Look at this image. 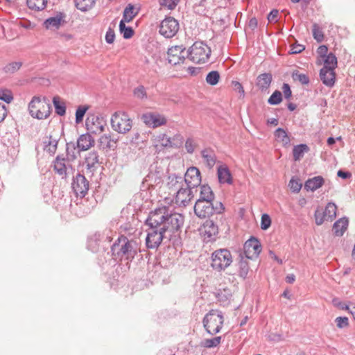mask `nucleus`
Returning a JSON list of instances; mask_svg holds the SVG:
<instances>
[{"label":"nucleus","mask_w":355,"mask_h":355,"mask_svg":"<svg viewBox=\"0 0 355 355\" xmlns=\"http://www.w3.org/2000/svg\"><path fill=\"white\" fill-rule=\"evenodd\" d=\"M141 250L137 241L128 239L125 236L121 235L110 245V253L114 260L132 261L136 256L142 257ZM110 252H107L109 254Z\"/></svg>","instance_id":"f257e3e1"},{"label":"nucleus","mask_w":355,"mask_h":355,"mask_svg":"<svg viewBox=\"0 0 355 355\" xmlns=\"http://www.w3.org/2000/svg\"><path fill=\"white\" fill-rule=\"evenodd\" d=\"M322 60L324 66L320 70V78L325 86L333 87L336 82V74L335 69L338 67L337 58L334 53L330 52Z\"/></svg>","instance_id":"f03ea898"},{"label":"nucleus","mask_w":355,"mask_h":355,"mask_svg":"<svg viewBox=\"0 0 355 355\" xmlns=\"http://www.w3.org/2000/svg\"><path fill=\"white\" fill-rule=\"evenodd\" d=\"M225 210V206L220 201L205 202L196 201L194 213L200 218H209L214 214H220Z\"/></svg>","instance_id":"7ed1b4c3"},{"label":"nucleus","mask_w":355,"mask_h":355,"mask_svg":"<svg viewBox=\"0 0 355 355\" xmlns=\"http://www.w3.org/2000/svg\"><path fill=\"white\" fill-rule=\"evenodd\" d=\"M211 53L210 47L205 42L196 41L187 51V57L195 63H205L209 59Z\"/></svg>","instance_id":"20e7f679"},{"label":"nucleus","mask_w":355,"mask_h":355,"mask_svg":"<svg viewBox=\"0 0 355 355\" xmlns=\"http://www.w3.org/2000/svg\"><path fill=\"white\" fill-rule=\"evenodd\" d=\"M232 262V257L229 250L218 249L211 254V266L215 270H225Z\"/></svg>","instance_id":"39448f33"},{"label":"nucleus","mask_w":355,"mask_h":355,"mask_svg":"<svg viewBox=\"0 0 355 355\" xmlns=\"http://www.w3.org/2000/svg\"><path fill=\"white\" fill-rule=\"evenodd\" d=\"M202 323L209 334H216L220 332L223 324V314L221 312L211 311L205 315Z\"/></svg>","instance_id":"423d86ee"},{"label":"nucleus","mask_w":355,"mask_h":355,"mask_svg":"<svg viewBox=\"0 0 355 355\" xmlns=\"http://www.w3.org/2000/svg\"><path fill=\"white\" fill-rule=\"evenodd\" d=\"M111 125L114 131L125 134L131 130L132 124L127 113L116 112L112 116Z\"/></svg>","instance_id":"0eeeda50"},{"label":"nucleus","mask_w":355,"mask_h":355,"mask_svg":"<svg viewBox=\"0 0 355 355\" xmlns=\"http://www.w3.org/2000/svg\"><path fill=\"white\" fill-rule=\"evenodd\" d=\"M168 214V208L166 206L151 211L145 220V225L148 227L160 228L162 227Z\"/></svg>","instance_id":"6e6552de"},{"label":"nucleus","mask_w":355,"mask_h":355,"mask_svg":"<svg viewBox=\"0 0 355 355\" xmlns=\"http://www.w3.org/2000/svg\"><path fill=\"white\" fill-rule=\"evenodd\" d=\"M184 221L183 215L175 212L168 213L162 227H160L159 230H162L165 234L174 232L175 230L182 229Z\"/></svg>","instance_id":"1a4fd4ad"},{"label":"nucleus","mask_w":355,"mask_h":355,"mask_svg":"<svg viewBox=\"0 0 355 355\" xmlns=\"http://www.w3.org/2000/svg\"><path fill=\"white\" fill-rule=\"evenodd\" d=\"M179 30V22L173 17H166L160 23L159 33L166 38L174 37Z\"/></svg>","instance_id":"9d476101"},{"label":"nucleus","mask_w":355,"mask_h":355,"mask_svg":"<svg viewBox=\"0 0 355 355\" xmlns=\"http://www.w3.org/2000/svg\"><path fill=\"white\" fill-rule=\"evenodd\" d=\"M261 244L259 240L251 236L243 245V250L241 252L246 259H254L258 257L261 252Z\"/></svg>","instance_id":"9b49d317"},{"label":"nucleus","mask_w":355,"mask_h":355,"mask_svg":"<svg viewBox=\"0 0 355 355\" xmlns=\"http://www.w3.org/2000/svg\"><path fill=\"white\" fill-rule=\"evenodd\" d=\"M166 240L165 233L159 228L148 227L146 238V245L148 249H157Z\"/></svg>","instance_id":"f8f14e48"},{"label":"nucleus","mask_w":355,"mask_h":355,"mask_svg":"<svg viewBox=\"0 0 355 355\" xmlns=\"http://www.w3.org/2000/svg\"><path fill=\"white\" fill-rule=\"evenodd\" d=\"M71 187L77 196L83 198L89 190V182L84 175L78 173L73 178Z\"/></svg>","instance_id":"ddd939ff"},{"label":"nucleus","mask_w":355,"mask_h":355,"mask_svg":"<svg viewBox=\"0 0 355 355\" xmlns=\"http://www.w3.org/2000/svg\"><path fill=\"white\" fill-rule=\"evenodd\" d=\"M201 180L200 171L196 166L189 167L184 174V181L186 185L195 189V192L197 191V187L201 184Z\"/></svg>","instance_id":"4468645a"},{"label":"nucleus","mask_w":355,"mask_h":355,"mask_svg":"<svg viewBox=\"0 0 355 355\" xmlns=\"http://www.w3.org/2000/svg\"><path fill=\"white\" fill-rule=\"evenodd\" d=\"M186 49L182 45L171 46L168 49V62L172 65L184 63L187 55H184Z\"/></svg>","instance_id":"2eb2a0df"},{"label":"nucleus","mask_w":355,"mask_h":355,"mask_svg":"<svg viewBox=\"0 0 355 355\" xmlns=\"http://www.w3.org/2000/svg\"><path fill=\"white\" fill-rule=\"evenodd\" d=\"M105 121L102 117L92 114L88 116L85 121L87 131L92 134H97L104 130Z\"/></svg>","instance_id":"dca6fc26"},{"label":"nucleus","mask_w":355,"mask_h":355,"mask_svg":"<svg viewBox=\"0 0 355 355\" xmlns=\"http://www.w3.org/2000/svg\"><path fill=\"white\" fill-rule=\"evenodd\" d=\"M143 122L153 128L164 125L166 123L167 120L163 116L157 112H147L141 116Z\"/></svg>","instance_id":"f3484780"},{"label":"nucleus","mask_w":355,"mask_h":355,"mask_svg":"<svg viewBox=\"0 0 355 355\" xmlns=\"http://www.w3.org/2000/svg\"><path fill=\"white\" fill-rule=\"evenodd\" d=\"M195 189L186 185V187L181 186L176 191L175 202L180 205L187 206L194 196Z\"/></svg>","instance_id":"a211bd4d"},{"label":"nucleus","mask_w":355,"mask_h":355,"mask_svg":"<svg viewBox=\"0 0 355 355\" xmlns=\"http://www.w3.org/2000/svg\"><path fill=\"white\" fill-rule=\"evenodd\" d=\"M200 231L209 241H214L218 234V227L213 220L208 218L201 225Z\"/></svg>","instance_id":"6ab92c4d"},{"label":"nucleus","mask_w":355,"mask_h":355,"mask_svg":"<svg viewBox=\"0 0 355 355\" xmlns=\"http://www.w3.org/2000/svg\"><path fill=\"white\" fill-rule=\"evenodd\" d=\"M43 102L40 100V103L37 105L38 109L36 110L35 114H32L33 118L37 119H46L51 113V105L47 102L46 97L43 98Z\"/></svg>","instance_id":"aec40b11"},{"label":"nucleus","mask_w":355,"mask_h":355,"mask_svg":"<svg viewBox=\"0 0 355 355\" xmlns=\"http://www.w3.org/2000/svg\"><path fill=\"white\" fill-rule=\"evenodd\" d=\"M66 17L65 13L63 12H57L56 15L46 19L44 21V26L46 28L49 29L51 28H59L60 25L65 23L64 18Z\"/></svg>","instance_id":"412c9836"},{"label":"nucleus","mask_w":355,"mask_h":355,"mask_svg":"<svg viewBox=\"0 0 355 355\" xmlns=\"http://www.w3.org/2000/svg\"><path fill=\"white\" fill-rule=\"evenodd\" d=\"M94 139L89 132L81 135L76 142L78 151H85L94 145Z\"/></svg>","instance_id":"4be33fe9"},{"label":"nucleus","mask_w":355,"mask_h":355,"mask_svg":"<svg viewBox=\"0 0 355 355\" xmlns=\"http://www.w3.org/2000/svg\"><path fill=\"white\" fill-rule=\"evenodd\" d=\"M272 80V75L270 72H265L259 74L257 78L256 85L261 90L264 92L270 87Z\"/></svg>","instance_id":"5701e85b"},{"label":"nucleus","mask_w":355,"mask_h":355,"mask_svg":"<svg viewBox=\"0 0 355 355\" xmlns=\"http://www.w3.org/2000/svg\"><path fill=\"white\" fill-rule=\"evenodd\" d=\"M200 197L196 201L205 202H215V194L211 188L208 184L200 185Z\"/></svg>","instance_id":"b1692460"},{"label":"nucleus","mask_w":355,"mask_h":355,"mask_svg":"<svg viewBox=\"0 0 355 355\" xmlns=\"http://www.w3.org/2000/svg\"><path fill=\"white\" fill-rule=\"evenodd\" d=\"M349 225L348 218L344 216L338 220H336L332 227V231L334 234L337 236H342L345 232L347 230Z\"/></svg>","instance_id":"393cba45"},{"label":"nucleus","mask_w":355,"mask_h":355,"mask_svg":"<svg viewBox=\"0 0 355 355\" xmlns=\"http://www.w3.org/2000/svg\"><path fill=\"white\" fill-rule=\"evenodd\" d=\"M85 162L87 171L93 173L96 168V164H99L98 153L95 150L89 152L85 157Z\"/></svg>","instance_id":"a878e982"},{"label":"nucleus","mask_w":355,"mask_h":355,"mask_svg":"<svg viewBox=\"0 0 355 355\" xmlns=\"http://www.w3.org/2000/svg\"><path fill=\"white\" fill-rule=\"evenodd\" d=\"M324 183L323 177L318 175L309 178L304 183V189L314 191L320 188Z\"/></svg>","instance_id":"bb28decb"},{"label":"nucleus","mask_w":355,"mask_h":355,"mask_svg":"<svg viewBox=\"0 0 355 355\" xmlns=\"http://www.w3.org/2000/svg\"><path fill=\"white\" fill-rule=\"evenodd\" d=\"M112 135L110 134H104L98 139V147L103 150H114L117 145L114 144Z\"/></svg>","instance_id":"cd10ccee"},{"label":"nucleus","mask_w":355,"mask_h":355,"mask_svg":"<svg viewBox=\"0 0 355 355\" xmlns=\"http://www.w3.org/2000/svg\"><path fill=\"white\" fill-rule=\"evenodd\" d=\"M217 175L218 182L220 184H232V177L229 168L227 166H220L218 168Z\"/></svg>","instance_id":"c85d7f7f"},{"label":"nucleus","mask_w":355,"mask_h":355,"mask_svg":"<svg viewBox=\"0 0 355 355\" xmlns=\"http://www.w3.org/2000/svg\"><path fill=\"white\" fill-rule=\"evenodd\" d=\"M139 10L140 7L135 10V7L133 4L128 3L123 10V17L121 20L127 23L130 22L138 15Z\"/></svg>","instance_id":"c756f323"},{"label":"nucleus","mask_w":355,"mask_h":355,"mask_svg":"<svg viewBox=\"0 0 355 355\" xmlns=\"http://www.w3.org/2000/svg\"><path fill=\"white\" fill-rule=\"evenodd\" d=\"M110 234H111L110 230H105L103 233H100V232L95 233L91 237L90 245L93 246V244L96 245V242L107 243V244H110L112 239Z\"/></svg>","instance_id":"7c9ffc66"},{"label":"nucleus","mask_w":355,"mask_h":355,"mask_svg":"<svg viewBox=\"0 0 355 355\" xmlns=\"http://www.w3.org/2000/svg\"><path fill=\"white\" fill-rule=\"evenodd\" d=\"M181 232L182 230L179 229L175 230L174 232L166 233L165 234L166 240L171 243L175 248L182 246V240L180 236Z\"/></svg>","instance_id":"2f4dec72"},{"label":"nucleus","mask_w":355,"mask_h":355,"mask_svg":"<svg viewBox=\"0 0 355 355\" xmlns=\"http://www.w3.org/2000/svg\"><path fill=\"white\" fill-rule=\"evenodd\" d=\"M239 257L240 259L239 262V276L245 279L250 270L249 263L248 261L245 259V257L243 255L242 252L239 253Z\"/></svg>","instance_id":"473e14b6"},{"label":"nucleus","mask_w":355,"mask_h":355,"mask_svg":"<svg viewBox=\"0 0 355 355\" xmlns=\"http://www.w3.org/2000/svg\"><path fill=\"white\" fill-rule=\"evenodd\" d=\"M65 158L58 155L54 162V170L60 175L62 176V178H67V166L64 163Z\"/></svg>","instance_id":"72a5a7b5"},{"label":"nucleus","mask_w":355,"mask_h":355,"mask_svg":"<svg viewBox=\"0 0 355 355\" xmlns=\"http://www.w3.org/2000/svg\"><path fill=\"white\" fill-rule=\"evenodd\" d=\"M44 150L48 152L50 155H54L57 150L58 139L53 138L51 135L46 137L44 141Z\"/></svg>","instance_id":"f704fd0d"},{"label":"nucleus","mask_w":355,"mask_h":355,"mask_svg":"<svg viewBox=\"0 0 355 355\" xmlns=\"http://www.w3.org/2000/svg\"><path fill=\"white\" fill-rule=\"evenodd\" d=\"M201 155L209 168H212L216 162V157L213 150L205 148L201 151Z\"/></svg>","instance_id":"c9c22d12"},{"label":"nucleus","mask_w":355,"mask_h":355,"mask_svg":"<svg viewBox=\"0 0 355 355\" xmlns=\"http://www.w3.org/2000/svg\"><path fill=\"white\" fill-rule=\"evenodd\" d=\"M53 104L55 108V112L60 116H63L66 114V105L65 103L61 101L58 96L53 98Z\"/></svg>","instance_id":"e433bc0d"},{"label":"nucleus","mask_w":355,"mask_h":355,"mask_svg":"<svg viewBox=\"0 0 355 355\" xmlns=\"http://www.w3.org/2000/svg\"><path fill=\"white\" fill-rule=\"evenodd\" d=\"M309 150V146L306 144H300L296 145L293 148V159L299 161L303 157L304 154Z\"/></svg>","instance_id":"4c0bfd02"},{"label":"nucleus","mask_w":355,"mask_h":355,"mask_svg":"<svg viewBox=\"0 0 355 355\" xmlns=\"http://www.w3.org/2000/svg\"><path fill=\"white\" fill-rule=\"evenodd\" d=\"M74 3L78 10L87 12L95 6L96 0H74Z\"/></svg>","instance_id":"58836bf2"},{"label":"nucleus","mask_w":355,"mask_h":355,"mask_svg":"<svg viewBox=\"0 0 355 355\" xmlns=\"http://www.w3.org/2000/svg\"><path fill=\"white\" fill-rule=\"evenodd\" d=\"M125 21L121 20L119 25V32L122 35L125 40L130 39L135 34L134 29L130 26L125 25Z\"/></svg>","instance_id":"ea45409f"},{"label":"nucleus","mask_w":355,"mask_h":355,"mask_svg":"<svg viewBox=\"0 0 355 355\" xmlns=\"http://www.w3.org/2000/svg\"><path fill=\"white\" fill-rule=\"evenodd\" d=\"M66 152H67V159L69 161H73L77 157V153L78 151V148H77V144L74 142H69L66 144Z\"/></svg>","instance_id":"a19ab883"},{"label":"nucleus","mask_w":355,"mask_h":355,"mask_svg":"<svg viewBox=\"0 0 355 355\" xmlns=\"http://www.w3.org/2000/svg\"><path fill=\"white\" fill-rule=\"evenodd\" d=\"M47 0H26L27 6L33 10L40 11L45 8Z\"/></svg>","instance_id":"79ce46f5"},{"label":"nucleus","mask_w":355,"mask_h":355,"mask_svg":"<svg viewBox=\"0 0 355 355\" xmlns=\"http://www.w3.org/2000/svg\"><path fill=\"white\" fill-rule=\"evenodd\" d=\"M182 178L175 173L171 174L168 177L167 184L170 189H178V185L182 184Z\"/></svg>","instance_id":"37998d69"},{"label":"nucleus","mask_w":355,"mask_h":355,"mask_svg":"<svg viewBox=\"0 0 355 355\" xmlns=\"http://www.w3.org/2000/svg\"><path fill=\"white\" fill-rule=\"evenodd\" d=\"M336 210L337 207L335 203L334 202H328L327 206L325 207V209L324 210V212L325 213L327 219L330 221H332L336 216Z\"/></svg>","instance_id":"c03bdc74"},{"label":"nucleus","mask_w":355,"mask_h":355,"mask_svg":"<svg viewBox=\"0 0 355 355\" xmlns=\"http://www.w3.org/2000/svg\"><path fill=\"white\" fill-rule=\"evenodd\" d=\"M220 73L218 71H211L206 76V82L211 86L216 85L220 80Z\"/></svg>","instance_id":"a18cd8bd"},{"label":"nucleus","mask_w":355,"mask_h":355,"mask_svg":"<svg viewBox=\"0 0 355 355\" xmlns=\"http://www.w3.org/2000/svg\"><path fill=\"white\" fill-rule=\"evenodd\" d=\"M283 96L280 91L275 90L268 98L267 103L270 105H277L282 103Z\"/></svg>","instance_id":"49530a36"},{"label":"nucleus","mask_w":355,"mask_h":355,"mask_svg":"<svg viewBox=\"0 0 355 355\" xmlns=\"http://www.w3.org/2000/svg\"><path fill=\"white\" fill-rule=\"evenodd\" d=\"M294 81H299L302 85H308L310 83L309 77L305 73H301L297 70L293 71L291 74Z\"/></svg>","instance_id":"de8ad7c7"},{"label":"nucleus","mask_w":355,"mask_h":355,"mask_svg":"<svg viewBox=\"0 0 355 355\" xmlns=\"http://www.w3.org/2000/svg\"><path fill=\"white\" fill-rule=\"evenodd\" d=\"M221 342V336H216L210 339H204L200 345L205 348H213L217 347Z\"/></svg>","instance_id":"09e8293b"},{"label":"nucleus","mask_w":355,"mask_h":355,"mask_svg":"<svg viewBox=\"0 0 355 355\" xmlns=\"http://www.w3.org/2000/svg\"><path fill=\"white\" fill-rule=\"evenodd\" d=\"M89 109L88 105H80L76 110L75 113V122L78 124L81 123L83 120V118L85 115V113Z\"/></svg>","instance_id":"8fccbe9b"},{"label":"nucleus","mask_w":355,"mask_h":355,"mask_svg":"<svg viewBox=\"0 0 355 355\" xmlns=\"http://www.w3.org/2000/svg\"><path fill=\"white\" fill-rule=\"evenodd\" d=\"M274 135L277 139L284 144H288V142H290V139L288 136L286 131L282 128H278L275 131Z\"/></svg>","instance_id":"3c124183"},{"label":"nucleus","mask_w":355,"mask_h":355,"mask_svg":"<svg viewBox=\"0 0 355 355\" xmlns=\"http://www.w3.org/2000/svg\"><path fill=\"white\" fill-rule=\"evenodd\" d=\"M22 66L21 62H12L6 64L3 68V71L6 73H14L17 71Z\"/></svg>","instance_id":"603ef678"},{"label":"nucleus","mask_w":355,"mask_h":355,"mask_svg":"<svg viewBox=\"0 0 355 355\" xmlns=\"http://www.w3.org/2000/svg\"><path fill=\"white\" fill-rule=\"evenodd\" d=\"M288 186L290 187L291 190L293 193H298L302 189V184L300 182V180L295 177H292V178L289 181Z\"/></svg>","instance_id":"864d4df0"},{"label":"nucleus","mask_w":355,"mask_h":355,"mask_svg":"<svg viewBox=\"0 0 355 355\" xmlns=\"http://www.w3.org/2000/svg\"><path fill=\"white\" fill-rule=\"evenodd\" d=\"M312 32H313V38L318 42H321L324 40V34L322 31H321L320 26L314 23L312 26Z\"/></svg>","instance_id":"5fc2aeb1"},{"label":"nucleus","mask_w":355,"mask_h":355,"mask_svg":"<svg viewBox=\"0 0 355 355\" xmlns=\"http://www.w3.org/2000/svg\"><path fill=\"white\" fill-rule=\"evenodd\" d=\"M133 95L135 98L139 100L147 98V93L146 88L143 85H139L133 89Z\"/></svg>","instance_id":"6e6d98bb"},{"label":"nucleus","mask_w":355,"mask_h":355,"mask_svg":"<svg viewBox=\"0 0 355 355\" xmlns=\"http://www.w3.org/2000/svg\"><path fill=\"white\" fill-rule=\"evenodd\" d=\"M41 98L39 96H33L32 100L28 104V111L30 114L32 116V114H35L36 112V110L38 109L37 105L40 104Z\"/></svg>","instance_id":"4d7b16f0"},{"label":"nucleus","mask_w":355,"mask_h":355,"mask_svg":"<svg viewBox=\"0 0 355 355\" xmlns=\"http://www.w3.org/2000/svg\"><path fill=\"white\" fill-rule=\"evenodd\" d=\"M0 100L6 103H10L13 100L12 92L8 89H0Z\"/></svg>","instance_id":"13d9d810"},{"label":"nucleus","mask_w":355,"mask_h":355,"mask_svg":"<svg viewBox=\"0 0 355 355\" xmlns=\"http://www.w3.org/2000/svg\"><path fill=\"white\" fill-rule=\"evenodd\" d=\"M271 218L268 214H263L261 218V229L262 230H268L271 225Z\"/></svg>","instance_id":"bf43d9fd"},{"label":"nucleus","mask_w":355,"mask_h":355,"mask_svg":"<svg viewBox=\"0 0 355 355\" xmlns=\"http://www.w3.org/2000/svg\"><path fill=\"white\" fill-rule=\"evenodd\" d=\"M314 216H315V223L317 225H322L324 223V221L327 217L324 211L320 210L319 209H317L315 211Z\"/></svg>","instance_id":"052dcab7"},{"label":"nucleus","mask_w":355,"mask_h":355,"mask_svg":"<svg viewBox=\"0 0 355 355\" xmlns=\"http://www.w3.org/2000/svg\"><path fill=\"white\" fill-rule=\"evenodd\" d=\"M172 139L173 142H171L170 147L179 148L182 146L184 138L181 135H175Z\"/></svg>","instance_id":"680f3d73"},{"label":"nucleus","mask_w":355,"mask_h":355,"mask_svg":"<svg viewBox=\"0 0 355 355\" xmlns=\"http://www.w3.org/2000/svg\"><path fill=\"white\" fill-rule=\"evenodd\" d=\"M332 302L335 306H336L342 310H345V311H347L349 310L351 306L353 305V303L351 302H349V304H347L344 302H340L338 298L333 299Z\"/></svg>","instance_id":"e2e57ef3"},{"label":"nucleus","mask_w":355,"mask_h":355,"mask_svg":"<svg viewBox=\"0 0 355 355\" xmlns=\"http://www.w3.org/2000/svg\"><path fill=\"white\" fill-rule=\"evenodd\" d=\"M232 86L233 89L240 94V98H243L245 96V91L242 84L239 81L233 80L232 82Z\"/></svg>","instance_id":"0e129e2a"},{"label":"nucleus","mask_w":355,"mask_h":355,"mask_svg":"<svg viewBox=\"0 0 355 355\" xmlns=\"http://www.w3.org/2000/svg\"><path fill=\"white\" fill-rule=\"evenodd\" d=\"M336 325L338 328L343 329L349 326V320L347 317H338L336 318Z\"/></svg>","instance_id":"69168bd1"},{"label":"nucleus","mask_w":355,"mask_h":355,"mask_svg":"<svg viewBox=\"0 0 355 355\" xmlns=\"http://www.w3.org/2000/svg\"><path fill=\"white\" fill-rule=\"evenodd\" d=\"M284 96L286 100H289L292 97V91L289 84L284 83L282 87Z\"/></svg>","instance_id":"338daca9"},{"label":"nucleus","mask_w":355,"mask_h":355,"mask_svg":"<svg viewBox=\"0 0 355 355\" xmlns=\"http://www.w3.org/2000/svg\"><path fill=\"white\" fill-rule=\"evenodd\" d=\"M115 39V33L113 28L109 27L105 34V42L107 44H112Z\"/></svg>","instance_id":"774afa93"}]
</instances>
